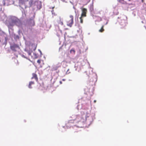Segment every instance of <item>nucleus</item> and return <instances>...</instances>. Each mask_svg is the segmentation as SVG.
Masks as SVG:
<instances>
[{"label":"nucleus","instance_id":"obj_8","mask_svg":"<svg viewBox=\"0 0 146 146\" xmlns=\"http://www.w3.org/2000/svg\"><path fill=\"white\" fill-rule=\"evenodd\" d=\"M35 83L34 82L31 81L29 83V84L28 86V87L30 88H32V87H31V85L34 84Z\"/></svg>","mask_w":146,"mask_h":146},{"label":"nucleus","instance_id":"obj_18","mask_svg":"<svg viewBox=\"0 0 146 146\" xmlns=\"http://www.w3.org/2000/svg\"><path fill=\"white\" fill-rule=\"evenodd\" d=\"M28 54H29V55H31V52H28Z\"/></svg>","mask_w":146,"mask_h":146},{"label":"nucleus","instance_id":"obj_3","mask_svg":"<svg viewBox=\"0 0 146 146\" xmlns=\"http://www.w3.org/2000/svg\"><path fill=\"white\" fill-rule=\"evenodd\" d=\"M67 25L68 26L71 27L74 23V17L72 15L69 16V18L67 21Z\"/></svg>","mask_w":146,"mask_h":146},{"label":"nucleus","instance_id":"obj_24","mask_svg":"<svg viewBox=\"0 0 146 146\" xmlns=\"http://www.w3.org/2000/svg\"><path fill=\"white\" fill-rule=\"evenodd\" d=\"M53 11V10L52 11V12Z\"/></svg>","mask_w":146,"mask_h":146},{"label":"nucleus","instance_id":"obj_19","mask_svg":"<svg viewBox=\"0 0 146 146\" xmlns=\"http://www.w3.org/2000/svg\"><path fill=\"white\" fill-rule=\"evenodd\" d=\"M94 103H95L96 102V100H94Z\"/></svg>","mask_w":146,"mask_h":146},{"label":"nucleus","instance_id":"obj_25","mask_svg":"<svg viewBox=\"0 0 146 146\" xmlns=\"http://www.w3.org/2000/svg\"><path fill=\"white\" fill-rule=\"evenodd\" d=\"M34 24L33 25H34Z\"/></svg>","mask_w":146,"mask_h":146},{"label":"nucleus","instance_id":"obj_12","mask_svg":"<svg viewBox=\"0 0 146 146\" xmlns=\"http://www.w3.org/2000/svg\"><path fill=\"white\" fill-rule=\"evenodd\" d=\"M70 52L71 53H72V52H73L74 54L75 53V50L74 49H71L70 50Z\"/></svg>","mask_w":146,"mask_h":146},{"label":"nucleus","instance_id":"obj_7","mask_svg":"<svg viewBox=\"0 0 146 146\" xmlns=\"http://www.w3.org/2000/svg\"><path fill=\"white\" fill-rule=\"evenodd\" d=\"M32 75L33 76L31 78V79H33V78H34L36 81H38V79L36 74L35 73H33L32 74Z\"/></svg>","mask_w":146,"mask_h":146},{"label":"nucleus","instance_id":"obj_4","mask_svg":"<svg viewBox=\"0 0 146 146\" xmlns=\"http://www.w3.org/2000/svg\"><path fill=\"white\" fill-rule=\"evenodd\" d=\"M82 13L81 16L82 17H85L86 16V14L87 12V9L85 8L82 9Z\"/></svg>","mask_w":146,"mask_h":146},{"label":"nucleus","instance_id":"obj_2","mask_svg":"<svg viewBox=\"0 0 146 146\" xmlns=\"http://www.w3.org/2000/svg\"><path fill=\"white\" fill-rule=\"evenodd\" d=\"M118 22L122 26L121 28H124L126 25L127 17L124 15H123L120 18L118 17Z\"/></svg>","mask_w":146,"mask_h":146},{"label":"nucleus","instance_id":"obj_10","mask_svg":"<svg viewBox=\"0 0 146 146\" xmlns=\"http://www.w3.org/2000/svg\"><path fill=\"white\" fill-rule=\"evenodd\" d=\"M19 2L20 3L23 4L24 3L25 0H19Z\"/></svg>","mask_w":146,"mask_h":146},{"label":"nucleus","instance_id":"obj_23","mask_svg":"<svg viewBox=\"0 0 146 146\" xmlns=\"http://www.w3.org/2000/svg\"><path fill=\"white\" fill-rule=\"evenodd\" d=\"M79 120H81V119H78Z\"/></svg>","mask_w":146,"mask_h":146},{"label":"nucleus","instance_id":"obj_14","mask_svg":"<svg viewBox=\"0 0 146 146\" xmlns=\"http://www.w3.org/2000/svg\"><path fill=\"white\" fill-rule=\"evenodd\" d=\"M33 45H34V47H34V48L33 49V50H36V45H35V44H33Z\"/></svg>","mask_w":146,"mask_h":146},{"label":"nucleus","instance_id":"obj_21","mask_svg":"<svg viewBox=\"0 0 146 146\" xmlns=\"http://www.w3.org/2000/svg\"><path fill=\"white\" fill-rule=\"evenodd\" d=\"M60 83H62L61 81H60Z\"/></svg>","mask_w":146,"mask_h":146},{"label":"nucleus","instance_id":"obj_26","mask_svg":"<svg viewBox=\"0 0 146 146\" xmlns=\"http://www.w3.org/2000/svg\"><path fill=\"white\" fill-rule=\"evenodd\" d=\"M130 0H129V1H130Z\"/></svg>","mask_w":146,"mask_h":146},{"label":"nucleus","instance_id":"obj_20","mask_svg":"<svg viewBox=\"0 0 146 146\" xmlns=\"http://www.w3.org/2000/svg\"><path fill=\"white\" fill-rule=\"evenodd\" d=\"M141 1L142 3H143L144 2V0H141Z\"/></svg>","mask_w":146,"mask_h":146},{"label":"nucleus","instance_id":"obj_6","mask_svg":"<svg viewBox=\"0 0 146 146\" xmlns=\"http://www.w3.org/2000/svg\"><path fill=\"white\" fill-rule=\"evenodd\" d=\"M19 46L16 44H14L13 45L11 46L10 48L11 49L14 51H16V48H18Z\"/></svg>","mask_w":146,"mask_h":146},{"label":"nucleus","instance_id":"obj_22","mask_svg":"<svg viewBox=\"0 0 146 146\" xmlns=\"http://www.w3.org/2000/svg\"><path fill=\"white\" fill-rule=\"evenodd\" d=\"M54 8V7H52V9H53Z\"/></svg>","mask_w":146,"mask_h":146},{"label":"nucleus","instance_id":"obj_17","mask_svg":"<svg viewBox=\"0 0 146 146\" xmlns=\"http://www.w3.org/2000/svg\"><path fill=\"white\" fill-rule=\"evenodd\" d=\"M15 38H19V36L18 35H16L15 37Z\"/></svg>","mask_w":146,"mask_h":146},{"label":"nucleus","instance_id":"obj_5","mask_svg":"<svg viewBox=\"0 0 146 146\" xmlns=\"http://www.w3.org/2000/svg\"><path fill=\"white\" fill-rule=\"evenodd\" d=\"M57 22L58 24L63 25V19L60 17H59L57 20Z\"/></svg>","mask_w":146,"mask_h":146},{"label":"nucleus","instance_id":"obj_15","mask_svg":"<svg viewBox=\"0 0 146 146\" xmlns=\"http://www.w3.org/2000/svg\"><path fill=\"white\" fill-rule=\"evenodd\" d=\"M40 62H41V61H40V60H38L37 61V62L39 64H40Z\"/></svg>","mask_w":146,"mask_h":146},{"label":"nucleus","instance_id":"obj_13","mask_svg":"<svg viewBox=\"0 0 146 146\" xmlns=\"http://www.w3.org/2000/svg\"><path fill=\"white\" fill-rule=\"evenodd\" d=\"M58 68V67H57V66L54 67L53 68V69L54 70H57V69Z\"/></svg>","mask_w":146,"mask_h":146},{"label":"nucleus","instance_id":"obj_1","mask_svg":"<svg viewBox=\"0 0 146 146\" xmlns=\"http://www.w3.org/2000/svg\"><path fill=\"white\" fill-rule=\"evenodd\" d=\"M89 115L90 114L89 113H84L82 116L80 115L77 116L75 120L78 122H80L84 123L86 121L87 117H88Z\"/></svg>","mask_w":146,"mask_h":146},{"label":"nucleus","instance_id":"obj_11","mask_svg":"<svg viewBox=\"0 0 146 146\" xmlns=\"http://www.w3.org/2000/svg\"><path fill=\"white\" fill-rule=\"evenodd\" d=\"M82 17L81 16V17H80V22L81 23H83V19H82Z\"/></svg>","mask_w":146,"mask_h":146},{"label":"nucleus","instance_id":"obj_9","mask_svg":"<svg viewBox=\"0 0 146 146\" xmlns=\"http://www.w3.org/2000/svg\"><path fill=\"white\" fill-rule=\"evenodd\" d=\"M104 25H103L102 26V27L101 28V29L99 30V31L100 32L102 33V32H103L104 31Z\"/></svg>","mask_w":146,"mask_h":146},{"label":"nucleus","instance_id":"obj_16","mask_svg":"<svg viewBox=\"0 0 146 146\" xmlns=\"http://www.w3.org/2000/svg\"><path fill=\"white\" fill-rule=\"evenodd\" d=\"M74 120H71L70 121H69L68 122H69V123H70L74 122Z\"/></svg>","mask_w":146,"mask_h":146}]
</instances>
